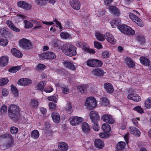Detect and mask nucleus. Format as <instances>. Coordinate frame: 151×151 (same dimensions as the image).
Segmentation results:
<instances>
[{
	"label": "nucleus",
	"mask_w": 151,
	"mask_h": 151,
	"mask_svg": "<svg viewBox=\"0 0 151 151\" xmlns=\"http://www.w3.org/2000/svg\"><path fill=\"white\" fill-rule=\"evenodd\" d=\"M7 110V106L5 105H3L0 109V111L2 115H4Z\"/></svg>",
	"instance_id": "52"
},
{
	"label": "nucleus",
	"mask_w": 151,
	"mask_h": 151,
	"mask_svg": "<svg viewBox=\"0 0 151 151\" xmlns=\"http://www.w3.org/2000/svg\"><path fill=\"white\" fill-rule=\"evenodd\" d=\"M7 139L8 140L4 146L6 147L9 148L11 147L14 143V140L12 136L9 133L4 134L0 136V139Z\"/></svg>",
	"instance_id": "4"
},
{
	"label": "nucleus",
	"mask_w": 151,
	"mask_h": 151,
	"mask_svg": "<svg viewBox=\"0 0 151 151\" xmlns=\"http://www.w3.org/2000/svg\"><path fill=\"white\" fill-rule=\"evenodd\" d=\"M109 9L113 15L116 16H119L120 14V10L116 6H110Z\"/></svg>",
	"instance_id": "16"
},
{
	"label": "nucleus",
	"mask_w": 151,
	"mask_h": 151,
	"mask_svg": "<svg viewBox=\"0 0 151 151\" xmlns=\"http://www.w3.org/2000/svg\"><path fill=\"white\" fill-rule=\"evenodd\" d=\"M129 18L134 22H135L139 26L143 27V23L142 20L134 13H130L129 14Z\"/></svg>",
	"instance_id": "6"
},
{
	"label": "nucleus",
	"mask_w": 151,
	"mask_h": 151,
	"mask_svg": "<svg viewBox=\"0 0 151 151\" xmlns=\"http://www.w3.org/2000/svg\"><path fill=\"white\" fill-rule=\"evenodd\" d=\"M109 103L107 99L105 97H103L102 99V104L104 106L108 105Z\"/></svg>",
	"instance_id": "57"
},
{
	"label": "nucleus",
	"mask_w": 151,
	"mask_h": 151,
	"mask_svg": "<svg viewBox=\"0 0 151 151\" xmlns=\"http://www.w3.org/2000/svg\"><path fill=\"white\" fill-rule=\"evenodd\" d=\"M71 45L70 43H67L64 45L61 48L63 52L67 56H68Z\"/></svg>",
	"instance_id": "21"
},
{
	"label": "nucleus",
	"mask_w": 151,
	"mask_h": 151,
	"mask_svg": "<svg viewBox=\"0 0 151 151\" xmlns=\"http://www.w3.org/2000/svg\"><path fill=\"white\" fill-rule=\"evenodd\" d=\"M95 36L97 39L100 41H103L105 40V35L103 34L96 32L95 33Z\"/></svg>",
	"instance_id": "40"
},
{
	"label": "nucleus",
	"mask_w": 151,
	"mask_h": 151,
	"mask_svg": "<svg viewBox=\"0 0 151 151\" xmlns=\"http://www.w3.org/2000/svg\"><path fill=\"white\" fill-rule=\"evenodd\" d=\"M121 23V19L117 18L114 19L111 22V24L113 28H116L119 26Z\"/></svg>",
	"instance_id": "30"
},
{
	"label": "nucleus",
	"mask_w": 151,
	"mask_h": 151,
	"mask_svg": "<svg viewBox=\"0 0 151 151\" xmlns=\"http://www.w3.org/2000/svg\"><path fill=\"white\" fill-rule=\"evenodd\" d=\"M133 109L141 114L144 113L143 109L140 106H139L134 107L133 108Z\"/></svg>",
	"instance_id": "55"
},
{
	"label": "nucleus",
	"mask_w": 151,
	"mask_h": 151,
	"mask_svg": "<svg viewBox=\"0 0 151 151\" xmlns=\"http://www.w3.org/2000/svg\"><path fill=\"white\" fill-rule=\"evenodd\" d=\"M51 116L54 122L58 123L59 122L60 120V116L58 113H52Z\"/></svg>",
	"instance_id": "34"
},
{
	"label": "nucleus",
	"mask_w": 151,
	"mask_h": 151,
	"mask_svg": "<svg viewBox=\"0 0 151 151\" xmlns=\"http://www.w3.org/2000/svg\"><path fill=\"white\" fill-rule=\"evenodd\" d=\"M24 22L25 25L24 27L25 28H30L33 27V24L27 20H24Z\"/></svg>",
	"instance_id": "48"
},
{
	"label": "nucleus",
	"mask_w": 151,
	"mask_h": 151,
	"mask_svg": "<svg viewBox=\"0 0 151 151\" xmlns=\"http://www.w3.org/2000/svg\"><path fill=\"white\" fill-rule=\"evenodd\" d=\"M136 40L141 45H144L146 41L145 37L142 35H137L136 37Z\"/></svg>",
	"instance_id": "31"
},
{
	"label": "nucleus",
	"mask_w": 151,
	"mask_h": 151,
	"mask_svg": "<svg viewBox=\"0 0 151 151\" xmlns=\"http://www.w3.org/2000/svg\"><path fill=\"white\" fill-rule=\"evenodd\" d=\"M20 68L21 67L19 66H13L9 68L8 71L10 73H14L19 70Z\"/></svg>",
	"instance_id": "41"
},
{
	"label": "nucleus",
	"mask_w": 151,
	"mask_h": 151,
	"mask_svg": "<svg viewBox=\"0 0 151 151\" xmlns=\"http://www.w3.org/2000/svg\"><path fill=\"white\" fill-rule=\"evenodd\" d=\"M53 90V88L50 86H48L47 88H45L44 91L47 93H50L52 92Z\"/></svg>",
	"instance_id": "61"
},
{
	"label": "nucleus",
	"mask_w": 151,
	"mask_h": 151,
	"mask_svg": "<svg viewBox=\"0 0 151 151\" xmlns=\"http://www.w3.org/2000/svg\"><path fill=\"white\" fill-rule=\"evenodd\" d=\"M40 57L43 59H53L56 58V55L52 52H48L41 54Z\"/></svg>",
	"instance_id": "7"
},
{
	"label": "nucleus",
	"mask_w": 151,
	"mask_h": 151,
	"mask_svg": "<svg viewBox=\"0 0 151 151\" xmlns=\"http://www.w3.org/2000/svg\"><path fill=\"white\" fill-rule=\"evenodd\" d=\"M95 59H90L86 62L87 65L90 67L95 68Z\"/></svg>",
	"instance_id": "43"
},
{
	"label": "nucleus",
	"mask_w": 151,
	"mask_h": 151,
	"mask_svg": "<svg viewBox=\"0 0 151 151\" xmlns=\"http://www.w3.org/2000/svg\"><path fill=\"white\" fill-rule=\"evenodd\" d=\"M20 110L18 106L11 104L8 107V114L10 118L17 121L20 115Z\"/></svg>",
	"instance_id": "1"
},
{
	"label": "nucleus",
	"mask_w": 151,
	"mask_h": 151,
	"mask_svg": "<svg viewBox=\"0 0 151 151\" xmlns=\"http://www.w3.org/2000/svg\"><path fill=\"white\" fill-rule=\"evenodd\" d=\"M46 66L41 63H38L36 68V70H42L46 68Z\"/></svg>",
	"instance_id": "50"
},
{
	"label": "nucleus",
	"mask_w": 151,
	"mask_h": 151,
	"mask_svg": "<svg viewBox=\"0 0 151 151\" xmlns=\"http://www.w3.org/2000/svg\"><path fill=\"white\" fill-rule=\"evenodd\" d=\"M70 4L74 10H78L80 9L81 4L79 0H70Z\"/></svg>",
	"instance_id": "10"
},
{
	"label": "nucleus",
	"mask_w": 151,
	"mask_h": 151,
	"mask_svg": "<svg viewBox=\"0 0 151 151\" xmlns=\"http://www.w3.org/2000/svg\"><path fill=\"white\" fill-rule=\"evenodd\" d=\"M104 133H101L99 134V136L101 138H106L109 137L110 136V134Z\"/></svg>",
	"instance_id": "59"
},
{
	"label": "nucleus",
	"mask_w": 151,
	"mask_h": 151,
	"mask_svg": "<svg viewBox=\"0 0 151 151\" xmlns=\"http://www.w3.org/2000/svg\"><path fill=\"white\" fill-rule=\"evenodd\" d=\"M6 23L9 27L12 30L16 32H19L20 31V29L15 27L13 23L11 21L9 20H7Z\"/></svg>",
	"instance_id": "33"
},
{
	"label": "nucleus",
	"mask_w": 151,
	"mask_h": 151,
	"mask_svg": "<svg viewBox=\"0 0 151 151\" xmlns=\"http://www.w3.org/2000/svg\"><path fill=\"white\" fill-rule=\"evenodd\" d=\"M94 47L98 49H100L103 47L101 44L97 41H95L94 42Z\"/></svg>",
	"instance_id": "56"
},
{
	"label": "nucleus",
	"mask_w": 151,
	"mask_h": 151,
	"mask_svg": "<svg viewBox=\"0 0 151 151\" xmlns=\"http://www.w3.org/2000/svg\"><path fill=\"white\" fill-rule=\"evenodd\" d=\"M20 46L23 49L29 50L32 47L31 41L25 38L20 39L19 41Z\"/></svg>",
	"instance_id": "5"
},
{
	"label": "nucleus",
	"mask_w": 151,
	"mask_h": 151,
	"mask_svg": "<svg viewBox=\"0 0 151 151\" xmlns=\"http://www.w3.org/2000/svg\"><path fill=\"white\" fill-rule=\"evenodd\" d=\"M50 108L51 110L55 109V105L53 103L50 102L49 103Z\"/></svg>",
	"instance_id": "64"
},
{
	"label": "nucleus",
	"mask_w": 151,
	"mask_h": 151,
	"mask_svg": "<svg viewBox=\"0 0 151 151\" xmlns=\"http://www.w3.org/2000/svg\"><path fill=\"white\" fill-rule=\"evenodd\" d=\"M125 63L129 68L135 67V65L133 60L130 58H127L125 60Z\"/></svg>",
	"instance_id": "25"
},
{
	"label": "nucleus",
	"mask_w": 151,
	"mask_h": 151,
	"mask_svg": "<svg viewBox=\"0 0 151 151\" xmlns=\"http://www.w3.org/2000/svg\"><path fill=\"white\" fill-rule=\"evenodd\" d=\"M102 57L104 58H107L109 57V54L108 52L107 51H103L102 52Z\"/></svg>",
	"instance_id": "60"
},
{
	"label": "nucleus",
	"mask_w": 151,
	"mask_h": 151,
	"mask_svg": "<svg viewBox=\"0 0 151 151\" xmlns=\"http://www.w3.org/2000/svg\"><path fill=\"white\" fill-rule=\"evenodd\" d=\"M65 67L68 69L74 71L76 69V67L74 65L73 62L69 61H65L64 63Z\"/></svg>",
	"instance_id": "27"
},
{
	"label": "nucleus",
	"mask_w": 151,
	"mask_h": 151,
	"mask_svg": "<svg viewBox=\"0 0 151 151\" xmlns=\"http://www.w3.org/2000/svg\"><path fill=\"white\" fill-rule=\"evenodd\" d=\"M77 49L76 47L71 44L68 56L69 57L75 56L77 54Z\"/></svg>",
	"instance_id": "26"
},
{
	"label": "nucleus",
	"mask_w": 151,
	"mask_h": 151,
	"mask_svg": "<svg viewBox=\"0 0 151 151\" xmlns=\"http://www.w3.org/2000/svg\"><path fill=\"white\" fill-rule=\"evenodd\" d=\"M8 41L6 38L3 36H0V45L3 46H6Z\"/></svg>",
	"instance_id": "38"
},
{
	"label": "nucleus",
	"mask_w": 151,
	"mask_h": 151,
	"mask_svg": "<svg viewBox=\"0 0 151 151\" xmlns=\"http://www.w3.org/2000/svg\"><path fill=\"white\" fill-rule=\"evenodd\" d=\"M25 5L23 9L25 10H29L31 8V6L25 1Z\"/></svg>",
	"instance_id": "63"
},
{
	"label": "nucleus",
	"mask_w": 151,
	"mask_h": 151,
	"mask_svg": "<svg viewBox=\"0 0 151 151\" xmlns=\"http://www.w3.org/2000/svg\"><path fill=\"white\" fill-rule=\"evenodd\" d=\"M81 128L83 131L85 133H87L90 131V127L89 124L86 122H84L82 123Z\"/></svg>",
	"instance_id": "29"
},
{
	"label": "nucleus",
	"mask_w": 151,
	"mask_h": 151,
	"mask_svg": "<svg viewBox=\"0 0 151 151\" xmlns=\"http://www.w3.org/2000/svg\"><path fill=\"white\" fill-rule=\"evenodd\" d=\"M145 106L147 109H150L151 107V98L149 97L145 101Z\"/></svg>",
	"instance_id": "46"
},
{
	"label": "nucleus",
	"mask_w": 151,
	"mask_h": 151,
	"mask_svg": "<svg viewBox=\"0 0 151 151\" xmlns=\"http://www.w3.org/2000/svg\"><path fill=\"white\" fill-rule=\"evenodd\" d=\"M140 63L143 65L148 66L150 64V60L147 58L142 56L139 58Z\"/></svg>",
	"instance_id": "28"
},
{
	"label": "nucleus",
	"mask_w": 151,
	"mask_h": 151,
	"mask_svg": "<svg viewBox=\"0 0 151 151\" xmlns=\"http://www.w3.org/2000/svg\"><path fill=\"white\" fill-rule=\"evenodd\" d=\"M58 98V96L56 94H54L52 96H48L47 99L49 101H52L55 103H56L57 102Z\"/></svg>",
	"instance_id": "42"
},
{
	"label": "nucleus",
	"mask_w": 151,
	"mask_h": 151,
	"mask_svg": "<svg viewBox=\"0 0 151 151\" xmlns=\"http://www.w3.org/2000/svg\"><path fill=\"white\" fill-rule=\"evenodd\" d=\"M12 54L17 58H21L23 55L18 50L15 48H13L11 50Z\"/></svg>",
	"instance_id": "32"
},
{
	"label": "nucleus",
	"mask_w": 151,
	"mask_h": 151,
	"mask_svg": "<svg viewBox=\"0 0 151 151\" xmlns=\"http://www.w3.org/2000/svg\"><path fill=\"white\" fill-rule=\"evenodd\" d=\"M88 86L87 85H80L77 86V88L81 93H86Z\"/></svg>",
	"instance_id": "37"
},
{
	"label": "nucleus",
	"mask_w": 151,
	"mask_h": 151,
	"mask_svg": "<svg viewBox=\"0 0 151 151\" xmlns=\"http://www.w3.org/2000/svg\"><path fill=\"white\" fill-rule=\"evenodd\" d=\"M9 58L6 56H2L0 58V66L2 67L6 66L8 63Z\"/></svg>",
	"instance_id": "24"
},
{
	"label": "nucleus",
	"mask_w": 151,
	"mask_h": 151,
	"mask_svg": "<svg viewBox=\"0 0 151 151\" xmlns=\"http://www.w3.org/2000/svg\"><path fill=\"white\" fill-rule=\"evenodd\" d=\"M35 1L37 5L41 6H45L46 3V0H35Z\"/></svg>",
	"instance_id": "53"
},
{
	"label": "nucleus",
	"mask_w": 151,
	"mask_h": 151,
	"mask_svg": "<svg viewBox=\"0 0 151 151\" xmlns=\"http://www.w3.org/2000/svg\"><path fill=\"white\" fill-rule=\"evenodd\" d=\"M95 146L99 149H102L104 146V142L100 139H96L94 142Z\"/></svg>",
	"instance_id": "22"
},
{
	"label": "nucleus",
	"mask_w": 151,
	"mask_h": 151,
	"mask_svg": "<svg viewBox=\"0 0 151 151\" xmlns=\"http://www.w3.org/2000/svg\"><path fill=\"white\" fill-rule=\"evenodd\" d=\"M101 119L104 122L109 124H113L114 122V119L112 116L107 114L103 115L101 116Z\"/></svg>",
	"instance_id": "9"
},
{
	"label": "nucleus",
	"mask_w": 151,
	"mask_h": 151,
	"mask_svg": "<svg viewBox=\"0 0 151 151\" xmlns=\"http://www.w3.org/2000/svg\"><path fill=\"white\" fill-rule=\"evenodd\" d=\"M129 131L131 134L137 137H139L140 135V132L139 130L134 127H130Z\"/></svg>",
	"instance_id": "23"
},
{
	"label": "nucleus",
	"mask_w": 151,
	"mask_h": 151,
	"mask_svg": "<svg viewBox=\"0 0 151 151\" xmlns=\"http://www.w3.org/2000/svg\"><path fill=\"white\" fill-rule=\"evenodd\" d=\"M40 134L39 131L37 130H34L31 133V137L34 138L36 139L39 136Z\"/></svg>",
	"instance_id": "44"
},
{
	"label": "nucleus",
	"mask_w": 151,
	"mask_h": 151,
	"mask_svg": "<svg viewBox=\"0 0 151 151\" xmlns=\"http://www.w3.org/2000/svg\"><path fill=\"white\" fill-rule=\"evenodd\" d=\"M83 120V118L77 116H71L69 121L71 125L75 126L81 123Z\"/></svg>",
	"instance_id": "8"
},
{
	"label": "nucleus",
	"mask_w": 151,
	"mask_h": 151,
	"mask_svg": "<svg viewBox=\"0 0 151 151\" xmlns=\"http://www.w3.org/2000/svg\"><path fill=\"white\" fill-rule=\"evenodd\" d=\"M11 92L13 93L14 97L19 96V91L17 88L14 85L12 84L11 86Z\"/></svg>",
	"instance_id": "39"
},
{
	"label": "nucleus",
	"mask_w": 151,
	"mask_h": 151,
	"mask_svg": "<svg viewBox=\"0 0 151 151\" xmlns=\"http://www.w3.org/2000/svg\"><path fill=\"white\" fill-rule=\"evenodd\" d=\"M105 38L108 42L112 44H114L116 42V40L114 39L113 35L109 32L105 34Z\"/></svg>",
	"instance_id": "19"
},
{
	"label": "nucleus",
	"mask_w": 151,
	"mask_h": 151,
	"mask_svg": "<svg viewBox=\"0 0 151 151\" xmlns=\"http://www.w3.org/2000/svg\"><path fill=\"white\" fill-rule=\"evenodd\" d=\"M92 72L94 75L97 77L103 76L106 73L103 69L100 68H95L93 70Z\"/></svg>",
	"instance_id": "13"
},
{
	"label": "nucleus",
	"mask_w": 151,
	"mask_h": 151,
	"mask_svg": "<svg viewBox=\"0 0 151 151\" xmlns=\"http://www.w3.org/2000/svg\"><path fill=\"white\" fill-rule=\"evenodd\" d=\"M93 123V129L96 131H97L99 129V126L98 124V121L96 122H92Z\"/></svg>",
	"instance_id": "51"
},
{
	"label": "nucleus",
	"mask_w": 151,
	"mask_h": 151,
	"mask_svg": "<svg viewBox=\"0 0 151 151\" xmlns=\"http://www.w3.org/2000/svg\"><path fill=\"white\" fill-rule=\"evenodd\" d=\"M9 80L7 78H3L0 79V85L2 86L6 84Z\"/></svg>",
	"instance_id": "49"
},
{
	"label": "nucleus",
	"mask_w": 151,
	"mask_h": 151,
	"mask_svg": "<svg viewBox=\"0 0 151 151\" xmlns=\"http://www.w3.org/2000/svg\"><path fill=\"white\" fill-rule=\"evenodd\" d=\"M32 81L31 79L28 78H22L19 79L17 83L23 86H27L31 83Z\"/></svg>",
	"instance_id": "12"
},
{
	"label": "nucleus",
	"mask_w": 151,
	"mask_h": 151,
	"mask_svg": "<svg viewBox=\"0 0 151 151\" xmlns=\"http://www.w3.org/2000/svg\"><path fill=\"white\" fill-rule=\"evenodd\" d=\"M101 129L104 132L107 133L109 132L111 129V127L107 123L103 124Z\"/></svg>",
	"instance_id": "36"
},
{
	"label": "nucleus",
	"mask_w": 151,
	"mask_h": 151,
	"mask_svg": "<svg viewBox=\"0 0 151 151\" xmlns=\"http://www.w3.org/2000/svg\"><path fill=\"white\" fill-rule=\"evenodd\" d=\"M39 105V102L37 99L33 98L29 102V105L31 108L37 109Z\"/></svg>",
	"instance_id": "20"
},
{
	"label": "nucleus",
	"mask_w": 151,
	"mask_h": 151,
	"mask_svg": "<svg viewBox=\"0 0 151 151\" xmlns=\"http://www.w3.org/2000/svg\"><path fill=\"white\" fill-rule=\"evenodd\" d=\"M60 36L61 37L64 39H66L71 37V35L68 32H62L60 33Z\"/></svg>",
	"instance_id": "45"
},
{
	"label": "nucleus",
	"mask_w": 151,
	"mask_h": 151,
	"mask_svg": "<svg viewBox=\"0 0 151 151\" xmlns=\"http://www.w3.org/2000/svg\"><path fill=\"white\" fill-rule=\"evenodd\" d=\"M125 143L124 142H119L116 145V150L117 151H120L123 149L125 146Z\"/></svg>",
	"instance_id": "35"
},
{
	"label": "nucleus",
	"mask_w": 151,
	"mask_h": 151,
	"mask_svg": "<svg viewBox=\"0 0 151 151\" xmlns=\"http://www.w3.org/2000/svg\"><path fill=\"white\" fill-rule=\"evenodd\" d=\"M58 147L61 151H67L68 149L67 144L64 142H60L58 144Z\"/></svg>",
	"instance_id": "17"
},
{
	"label": "nucleus",
	"mask_w": 151,
	"mask_h": 151,
	"mask_svg": "<svg viewBox=\"0 0 151 151\" xmlns=\"http://www.w3.org/2000/svg\"><path fill=\"white\" fill-rule=\"evenodd\" d=\"M104 86L107 92L111 93L114 92V89L113 87L110 83H105L104 84Z\"/></svg>",
	"instance_id": "18"
},
{
	"label": "nucleus",
	"mask_w": 151,
	"mask_h": 151,
	"mask_svg": "<svg viewBox=\"0 0 151 151\" xmlns=\"http://www.w3.org/2000/svg\"><path fill=\"white\" fill-rule=\"evenodd\" d=\"M52 48L54 50L57 51L61 47V42L59 40H54L52 42Z\"/></svg>",
	"instance_id": "15"
},
{
	"label": "nucleus",
	"mask_w": 151,
	"mask_h": 151,
	"mask_svg": "<svg viewBox=\"0 0 151 151\" xmlns=\"http://www.w3.org/2000/svg\"><path fill=\"white\" fill-rule=\"evenodd\" d=\"M18 131V128L15 127L13 126L10 128V131L12 134H16Z\"/></svg>",
	"instance_id": "58"
},
{
	"label": "nucleus",
	"mask_w": 151,
	"mask_h": 151,
	"mask_svg": "<svg viewBox=\"0 0 151 151\" xmlns=\"http://www.w3.org/2000/svg\"><path fill=\"white\" fill-rule=\"evenodd\" d=\"M25 1H20L17 2V5L19 7L23 8L25 5Z\"/></svg>",
	"instance_id": "62"
},
{
	"label": "nucleus",
	"mask_w": 151,
	"mask_h": 151,
	"mask_svg": "<svg viewBox=\"0 0 151 151\" xmlns=\"http://www.w3.org/2000/svg\"><path fill=\"white\" fill-rule=\"evenodd\" d=\"M103 65L102 61L98 59H95V68L101 67Z\"/></svg>",
	"instance_id": "54"
},
{
	"label": "nucleus",
	"mask_w": 151,
	"mask_h": 151,
	"mask_svg": "<svg viewBox=\"0 0 151 151\" xmlns=\"http://www.w3.org/2000/svg\"><path fill=\"white\" fill-rule=\"evenodd\" d=\"M85 105L90 110L93 109L97 105V102L95 98L93 97L87 98L85 101Z\"/></svg>",
	"instance_id": "3"
},
{
	"label": "nucleus",
	"mask_w": 151,
	"mask_h": 151,
	"mask_svg": "<svg viewBox=\"0 0 151 151\" xmlns=\"http://www.w3.org/2000/svg\"><path fill=\"white\" fill-rule=\"evenodd\" d=\"M45 84L46 83L43 81L40 82L37 84V89L42 91L44 90V88Z\"/></svg>",
	"instance_id": "47"
},
{
	"label": "nucleus",
	"mask_w": 151,
	"mask_h": 151,
	"mask_svg": "<svg viewBox=\"0 0 151 151\" xmlns=\"http://www.w3.org/2000/svg\"><path fill=\"white\" fill-rule=\"evenodd\" d=\"M89 116L92 122H95L99 120L100 116L98 113L94 111H90Z\"/></svg>",
	"instance_id": "11"
},
{
	"label": "nucleus",
	"mask_w": 151,
	"mask_h": 151,
	"mask_svg": "<svg viewBox=\"0 0 151 151\" xmlns=\"http://www.w3.org/2000/svg\"><path fill=\"white\" fill-rule=\"evenodd\" d=\"M128 99L131 100L135 102H138L141 101L140 97L138 95L135 93H130L127 96Z\"/></svg>",
	"instance_id": "14"
},
{
	"label": "nucleus",
	"mask_w": 151,
	"mask_h": 151,
	"mask_svg": "<svg viewBox=\"0 0 151 151\" xmlns=\"http://www.w3.org/2000/svg\"><path fill=\"white\" fill-rule=\"evenodd\" d=\"M118 29L123 33L127 35H133L135 31L130 27L125 24H122L118 27Z\"/></svg>",
	"instance_id": "2"
}]
</instances>
